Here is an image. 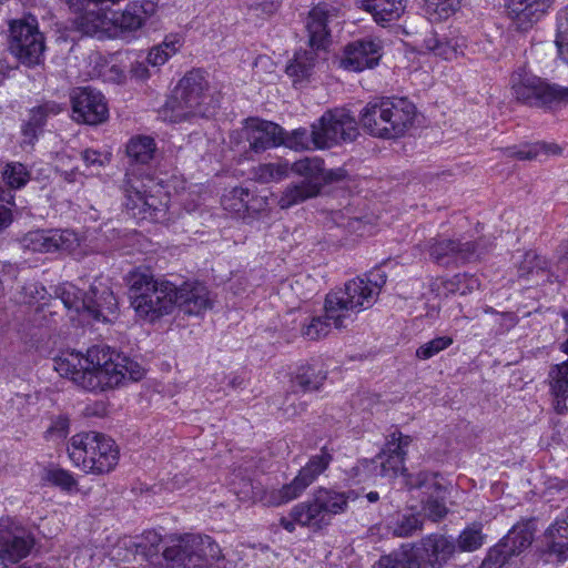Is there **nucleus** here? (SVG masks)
Here are the masks:
<instances>
[{
  "label": "nucleus",
  "instance_id": "obj_1",
  "mask_svg": "<svg viewBox=\"0 0 568 568\" xmlns=\"http://www.w3.org/2000/svg\"><path fill=\"white\" fill-rule=\"evenodd\" d=\"M53 367L60 376L89 392H103L144 376V368L138 362L104 345L90 347L85 355L63 353L54 358Z\"/></svg>",
  "mask_w": 568,
  "mask_h": 568
},
{
  "label": "nucleus",
  "instance_id": "obj_2",
  "mask_svg": "<svg viewBox=\"0 0 568 568\" xmlns=\"http://www.w3.org/2000/svg\"><path fill=\"white\" fill-rule=\"evenodd\" d=\"M71 10L80 13L79 28L87 34L106 32L121 39L138 37L146 21L155 13V4L149 0L129 2L122 11L104 8L120 0H64Z\"/></svg>",
  "mask_w": 568,
  "mask_h": 568
},
{
  "label": "nucleus",
  "instance_id": "obj_3",
  "mask_svg": "<svg viewBox=\"0 0 568 568\" xmlns=\"http://www.w3.org/2000/svg\"><path fill=\"white\" fill-rule=\"evenodd\" d=\"M357 497L355 490L318 486L307 500L293 506L288 517H282L280 524L288 532H293L296 525L321 530L331 525L334 516L346 513L348 503Z\"/></svg>",
  "mask_w": 568,
  "mask_h": 568
},
{
  "label": "nucleus",
  "instance_id": "obj_4",
  "mask_svg": "<svg viewBox=\"0 0 568 568\" xmlns=\"http://www.w3.org/2000/svg\"><path fill=\"white\" fill-rule=\"evenodd\" d=\"M212 103L205 73L194 69L179 81L159 114L163 121L179 123L194 116H209Z\"/></svg>",
  "mask_w": 568,
  "mask_h": 568
},
{
  "label": "nucleus",
  "instance_id": "obj_5",
  "mask_svg": "<svg viewBox=\"0 0 568 568\" xmlns=\"http://www.w3.org/2000/svg\"><path fill=\"white\" fill-rule=\"evenodd\" d=\"M387 275L381 268L371 271L366 278L357 277L348 281L343 290L327 294V316L343 326L351 312L369 308L376 301Z\"/></svg>",
  "mask_w": 568,
  "mask_h": 568
},
{
  "label": "nucleus",
  "instance_id": "obj_6",
  "mask_svg": "<svg viewBox=\"0 0 568 568\" xmlns=\"http://www.w3.org/2000/svg\"><path fill=\"white\" fill-rule=\"evenodd\" d=\"M129 296L138 316L154 322L173 311L176 303L174 284L155 280L146 272L135 271L129 276Z\"/></svg>",
  "mask_w": 568,
  "mask_h": 568
},
{
  "label": "nucleus",
  "instance_id": "obj_7",
  "mask_svg": "<svg viewBox=\"0 0 568 568\" xmlns=\"http://www.w3.org/2000/svg\"><path fill=\"white\" fill-rule=\"evenodd\" d=\"M162 556L171 567L222 568L224 559L220 546L210 537L194 534H174L164 539Z\"/></svg>",
  "mask_w": 568,
  "mask_h": 568
},
{
  "label": "nucleus",
  "instance_id": "obj_8",
  "mask_svg": "<svg viewBox=\"0 0 568 568\" xmlns=\"http://www.w3.org/2000/svg\"><path fill=\"white\" fill-rule=\"evenodd\" d=\"M68 454L71 462L87 474H108L119 462L115 442L97 432L73 435L68 445Z\"/></svg>",
  "mask_w": 568,
  "mask_h": 568
},
{
  "label": "nucleus",
  "instance_id": "obj_9",
  "mask_svg": "<svg viewBox=\"0 0 568 568\" xmlns=\"http://www.w3.org/2000/svg\"><path fill=\"white\" fill-rule=\"evenodd\" d=\"M123 192L124 206L133 217L159 221L165 216L166 203L160 197L161 186L152 178L128 172Z\"/></svg>",
  "mask_w": 568,
  "mask_h": 568
},
{
  "label": "nucleus",
  "instance_id": "obj_10",
  "mask_svg": "<svg viewBox=\"0 0 568 568\" xmlns=\"http://www.w3.org/2000/svg\"><path fill=\"white\" fill-rule=\"evenodd\" d=\"M510 89L516 101L528 106L552 108L568 101V88L550 84L526 67L511 73Z\"/></svg>",
  "mask_w": 568,
  "mask_h": 568
},
{
  "label": "nucleus",
  "instance_id": "obj_11",
  "mask_svg": "<svg viewBox=\"0 0 568 568\" xmlns=\"http://www.w3.org/2000/svg\"><path fill=\"white\" fill-rule=\"evenodd\" d=\"M412 444V437L394 430L386 437L382 452L373 459H363L354 468L356 475L365 473V477H395L400 473L407 478V469L404 467L407 448Z\"/></svg>",
  "mask_w": 568,
  "mask_h": 568
},
{
  "label": "nucleus",
  "instance_id": "obj_12",
  "mask_svg": "<svg viewBox=\"0 0 568 568\" xmlns=\"http://www.w3.org/2000/svg\"><path fill=\"white\" fill-rule=\"evenodd\" d=\"M8 49L21 64L28 68L43 62L45 41L34 17L28 16L11 21Z\"/></svg>",
  "mask_w": 568,
  "mask_h": 568
},
{
  "label": "nucleus",
  "instance_id": "obj_13",
  "mask_svg": "<svg viewBox=\"0 0 568 568\" xmlns=\"http://www.w3.org/2000/svg\"><path fill=\"white\" fill-rule=\"evenodd\" d=\"M332 459L331 453L326 447H323L320 454L308 459L292 481L283 485L281 488L266 491L263 497L264 504L267 506H281L297 499L328 468Z\"/></svg>",
  "mask_w": 568,
  "mask_h": 568
},
{
  "label": "nucleus",
  "instance_id": "obj_14",
  "mask_svg": "<svg viewBox=\"0 0 568 568\" xmlns=\"http://www.w3.org/2000/svg\"><path fill=\"white\" fill-rule=\"evenodd\" d=\"M315 125L323 150L342 142H352L358 135L357 122L345 109L326 111L315 121Z\"/></svg>",
  "mask_w": 568,
  "mask_h": 568
},
{
  "label": "nucleus",
  "instance_id": "obj_15",
  "mask_svg": "<svg viewBox=\"0 0 568 568\" xmlns=\"http://www.w3.org/2000/svg\"><path fill=\"white\" fill-rule=\"evenodd\" d=\"M413 568H442L454 555V539L440 534H430L409 545Z\"/></svg>",
  "mask_w": 568,
  "mask_h": 568
},
{
  "label": "nucleus",
  "instance_id": "obj_16",
  "mask_svg": "<svg viewBox=\"0 0 568 568\" xmlns=\"http://www.w3.org/2000/svg\"><path fill=\"white\" fill-rule=\"evenodd\" d=\"M405 485L408 489H419L424 497L422 498L423 510L433 521H438L447 515L445 505L446 489L437 480V475L422 471L416 475H407Z\"/></svg>",
  "mask_w": 568,
  "mask_h": 568
},
{
  "label": "nucleus",
  "instance_id": "obj_17",
  "mask_svg": "<svg viewBox=\"0 0 568 568\" xmlns=\"http://www.w3.org/2000/svg\"><path fill=\"white\" fill-rule=\"evenodd\" d=\"M430 258L439 265H458L480 257L479 243L432 237L423 244Z\"/></svg>",
  "mask_w": 568,
  "mask_h": 568
},
{
  "label": "nucleus",
  "instance_id": "obj_18",
  "mask_svg": "<svg viewBox=\"0 0 568 568\" xmlns=\"http://www.w3.org/2000/svg\"><path fill=\"white\" fill-rule=\"evenodd\" d=\"M382 55L383 43L379 39H359L345 47L338 65L349 72H362L376 67Z\"/></svg>",
  "mask_w": 568,
  "mask_h": 568
},
{
  "label": "nucleus",
  "instance_id": "obj_19",
  "mask_svg": "<svg viewBox=\"0 0 568 568\" xmlns=\"http://www.w3.org/2000/svg\"><path fill=\"white\" fill-rule=\"evenodd\" d=\"M73 119L89 125H98L109 118L104 95L92 88H78L71 95Z\"/></svg>",
  "mask_w": 568,
  "mask_h": 568
},
{
  "label": "nucleus",
  "instance_id": "obj_20",
  "mask_svg": "<svg viewBox=\"0 0 568 568\" xmlns=\"http://www.w3.org/2000/svg\"><path fill=\"white\" fill-rule=\"evenodd\" d=\"M34 544L31 534L11 518L0 519V559L14 564L27 557Z\"/></svg>",
  "mask_w": 568,
  "mask_h": 568
},
{
  "label": "nucleus",
  "instance_id": "obj_21",
  "mask_svg": "<svg viewBox=\"0 0 568 568\" xmlns=\"http://www.w3.org/2000/svg\"><path fill=\"white\" fill-rule=\"evenodd\" d=\"M337 17L338 9L327 3H320L308 12L305 29L311 48L321 50L327 47L331 38L329 24Z\"/></svg>",
  "mask_w": 568,
  "mask_h": 568
},
{
  "label": "nucleus",
  "instance_id": "obj_22",
  "mask_svg": "<svg viewBox=\"0 0 568 568\" xmlns=\"http://www.w3.org/2000/svg\"><path fill=\"white\" fill-rule=\"evenodd\" d=\"M554 0H509L507 14L520 32L530 30L551 8Z\"/></svg>",
  "mask_w": 568,
  "mask_h": 568
},
{
  "label": "nucleus",
  "instance_id": "obj_23",
  "mask_svg": "<svg viewBox=\"0 0 568 568\" xmlns=\"http://www.w3.org/2000/svg\"><path fill=\"white\" fill-rule=\"evenodd\" d=\"M77 241L74 233L64 230H37L23 237V246L32 252L50 253L68 251Z\"/></svg>",
  "mask_w": 568,
  "mask_h": 568
},
{
  "label": "nucleus",
  "instance_id": "obj_24",
  "mask_svg": "<svg viewBox=\"0 0 568 568\" xmlns=\"http://www.w3.org/2000/svg\"><path fill=\"white\" fill-rule=\"evenodd\" d=\"M388 139L403 136L413 125L416 106L407 98H385Z\"/></svg>",
  "mask_w": 568,
  "mask_h": 568
},
{
  "label": "nucleus",
  "instance_id": "obj_25",
  "mask_svg": "<svg viewBox=\"0 0 568 568\" xmlns=\"http://www.w3.org/2000/svg\"><path fill=\"white\" fill-rule=\"evenodd\" d=\"M250 149L255 153L281 145L284 129L278 124L261 119H250L245 126Z\"/></svg>",
  "mask_w": 568,
  "mask_h": 568
},
{
  "label": "nucleus",
  "instance_id": "obj_26",
  "mask_svg": "<svg viewBox=\"0 0 568 568\" xmlns=\"http://www.w3.org/2000/svg\"><path fill=\"white\" fill-rule=\"evenodd\" d=\"M176 295L175 306L187 315H200L212 306L210 293L201 283H184L181 287L174 285Z\"/></svg>",
  "mask_w": 568,
  "mask_h": 568
},
{
  "label": "nucleus",
  "instance_id": "obj_27",
  "mask_svg": "<svg viewBox=\"0 0 568 568\" xmlns=\"http://www.w3.org/2000/svg\"><path fill=\"white\" fill-rule=\"evenodd\" d=\"M542 555L547 561L568 560V509L547 529Z\"/></svg>",
  "mask_w": 568,
  "mask_h": 568
},
{
  "label": "nucleus",
  "instance_id": "obj_28",
  "mask_svg": "<svg viewBox=\"0 0 568 568\" xmlns=\"http://www.w3.org/2000/svg\"><path fill=\"white\" fill-rule=\"evenodd\" d=\"M118 301L113 292L105 285H92L87 292L85 312L95 321L110 322L116 314Z\"/></svg>",
  "mask_w": 568,
  "mask_h": 568
},
{
  "label": "nucleus",
  "instance_id": "obj_29",
  "mask_svg": "<svg viewBox=\"0 0 568 568\" xmlns=\"http://www.w3.org/2000/svg\"><path fill=\"white\" fill-rule=\"evenodd\" d=\"M63 110L62 105L55 101H43L30 110L29 120L22 128L24 142L32 144L38 134L42 131L48 119L58 115Z\"/></svg>",
  "mask_w": 568,
  "mask_h": 568
},
{
  "label": "nucleus",
  "instance_id": "obj_30",
  "mask_svg": "<svg viewBox=\"0 0 568 568\" xmlns=\"http://www.w3.org/2000/svg\"><path fill=\"white\" fill-rule=\"evenodd\" d=\"M359 122L371 135L388 139L385 98L367 103L361 111Z\"/></svg>",
  "mask_w": 568,
  "mask_h": 568
},
{
  "label": "nucleus",
  "instance_id": "obj_31",
  "mask_svg": "<svg viewBox=\"0 0 568 568\" xmlns=\"http://www.w3.org/2000/svg\"><path fill=\"white\" fill-rule=\"evenodd\" d=\"M407 2L408 0H357L358 8L371 13L378 24L398 20L405 12Z\"/></svg>",
  "mask_w": 568,
  "mask_h": 568
},
{
  "label": "nucleus",
  "instance_id": "obj_32",
  "mask_svg": "<svg viewBox=\"0 0 568 568\" xmlns=\"http://www.w3.org/2000/svg\"><path fill=\"white\" fill-rule=\"evenodd\" d=\"M290 171L303 178L301 182L312 185L320 191L328 181L329 176L325 172L324 161L318 156H306L290 164Z\"/></svg>",
  "mask_w": 568,
  "mask_h": 568
},
{
  "label": "nucleus",
  "instance_id": "obj_33",
  "mask_svg": "<svg viewBox=\"0 0 568 568\" xmlns=\"http://www.w3.org/2000/svg\"><path fill=\"white\" fill-rule=\"evenodd\" d=\"M424 48L445 60H453L464 54L466 40L459 36L440 37L437 33H429L424 39Z\"/></svg>",
  "mask_w": 568,
  "mask_h": 568
},
{
  "label": "nucleus",
  "instance_id": "obj_34",
  "mask_svg": "<svg viewBox=\"0 0 568 568\" xmlns=\"http://www.w3.org/2000/svg\"><path fill=\"white\" fill-rule=\"evenodd\" d=\"M549 379L554 409L557 414L564 415L568 412V361L552 366Z\"/></svg>",
  "mask_w": 568,
  "mask_h": 568
},
{
  "label": "nucleus",
  "instance_id": "obj_35",
  "mask_svg": "<svg viewBox=\"0 0 568 568\" xmlns=\"http://www.w3.org/2000/svg\"><path fill=\"white\" fill-rule=\"evenodd\" d=\"M327 372L320 365L305 364L297 367L292 376V387L306 393L318 390L326 381Z\"/></svg>",
  "mask_w": 568,
  "mask_h": 568
},
{
  "label": "nucleus",
  "instance_id": "obj_36",
  "mask_svg": "<svg viewBox=\"0 0 568 568\" xmlns=\"http://www.w3.org/2000/svg\"><path fill=\"white\" fill-rule=\"evenodd\" d=\"M320 140V133L316 130L315 122L311 125V130L306 128H297L291 132L283 133L281 145L294 151L323 150Z\"/></svg>",
  "mask_w": 568,
  "mask_h": 568
},
{
  "label": "nucleus",
  "instance_id": "obj_37",
  "mask_svg": "<svg viewBox=\"0 0 568 568\" xmlns=\"http://www.w3.org/2000/svg\"><path fill=\"white\" fill-rule=\"evenodd\" d=\"M424 516L419 513L402 511L387 524L388 531L399 538H408L423 530Z\"/></svg>",
  "mask_w": 568,
  "mask_h": 568
},
{
  "label": "nucleus",
  "instance_id": "obj_38",
  "mask_svg": "<svg viewBox=\"0 0 568 568\" xmlns=\"http://www.w3.org/2000/svg\"><path fill=\"white\" fill-rule=\"evenodd\" d=\"M561 148L555 143L535 142L514 145L506 149L508 156L518 160H537L541 155H556L561 153Z\"/></svg>",
  "mask_w": 568,
  "mask_h": 568
},
{
  "label": "nucleus",
  "instance_id": "obj_39",
  "mask_svg": "<svg viewBox=\"0 0 568 568\" xmlns=\"http://www.w3.org/2000/svg\"><path fill=\"white\" fill-rule=\"evenodd\" d=\"M317 59V49L311 48L310 50H301L294 54V58L286 67V73L293 78L294 81L307 79L315 67Z\"/></svg>",
  "mask_w": 568,
  "mask_h": 568
},
{
  "label": "nucleus",
  "instance_id": "obj_40",
  "mask_svg": "<svg viewBox=\"0 0 568 568\" xmlns=\"http://www.w3.org/2000/svg\"><path fill=\"white\" fill-rule=\"evenodd\" d=\"M459 7L460 0H419V8L430 22L448 19Z\"/></svg>",
  "mask_w": 568,
  "mask_h": 568
},
{
  "label": "nucleus",
  "instance_id": "obj_41",
  "mask_svg": "<svg viewBox=\"0 0 568 568\" xmlns=\"http://www.w3.org/2000/svg\"><path fill=\"white\" fill-rule=\"evenodd\" d=\"M321 192L315 190L312 185H307L303 182L291 183L283 191L277 204L281 209H290L308 199L316 197Z\"/></svg>",
  "mask_w": 568,
  "mask_h": 568
},
{
  "label": "nucleus",
  "instance_id": "obj_42",
  "mask_svg": "<svg viewBox=\"0 0 568 568\" xmlns=\"http://www.w3.org/2000/svg\"><path fill=\"white\" fill-rule=\"evenodd\" d=\"M532 539L528 525H515L500 541L513 556H518L531 545Z\"/></svg>",
  "mask_w": 568,
  "mask_h": 568
},
{
  "label": "nucleus",
  "instance_id": "obj_43",
  "mask_svg": "<svg viewBox=\"0 0 568 568\" xmlns=\"http://www.w3.org/2000/svg\"><path fill=\"white\" fill-rule=\"evenodd\" d=\"M155 152V142L152 138L138 135L131 138L126 145V153L136 163H149Z\"/></svg>",
  "mask_w": 568,
  "mask_h": 568
},
{
  "label": "nucleus",
  "instance_id": "obj_44",
  "mask_svg": "<svg viewBox=\"0 0 568 568\" xmlns=\"http://www.w3.org/2000/svg\"><path fill=\"white\" fill-rule=\"evenodd\" d=\"M54 293L65 308L77 313L85 311L87 293L82 294L73 284H62L55 288Z\"/></svg>",
  "mask_w": 568,
  "mask_h": 568
},
{
  "label": "nucleus",
  "instance_id": "obj_45",
  "mask_svg": "<svg viewBox=\"0 0 568 568\" xmlns=\"http://www.w3.org/2000/svg\"><path fill=\"white\" fill-rule=\"evenodd\" d=\"M290 163L287 161H277L260 164L254 170V178L261 183L280 182L290 174Z\"/></svg>",
  "mask_w": 568,
  "mask_h": 568
},
{
  "label": "nucleus",
  "instance_id": "obj_46",
  "mask_svg": "<svg viewBox=\"0 0 568 568\" xmlns=\"http://www.w3.org/2000/svg\"><path fill=\"white\" fill-rule=\"evenodd\" d=\"M324 308V316L313 317L311 322L302 328L303 335L311 341H316L322 337H325L329 333L332 325H334V327L336 328L346 326L345 323L343 326L336 325V321L327 316V297L325 298Z\"/></svg>",
  "mask_w": 568,
  "mask_h": 568
},
{
  "label": "nucleus",
  "instance_id": "obj_47",
  "mask_svg": "<svg viewBox=\"0 0 568 568\" xmlns=\"http://www.w3.org/2000/svg\"><path fill=\"white\" fill-rule=\"evenodd\" d=\"M251 191L247 187L236 186L222 196L221 203L224 210L241 213L248 210Z\"/></svg>",
  "mask_w": 568,
  "mask_h": 568
},
{
  "label": "nucleus",
  "instance_id": "obj_48",
  "mask_svg": "<svg viewBox=\"0 0 568 568\" xmlns=\"http://www.w3.org/2000/svg\"><path fill=\"white\" fill-rule=\"evenodd\" d=\"M42 479L64 491H73L77 490L78 487V481L73 475L69 470L60 467L45 468Z\"/></svg>",
  "mask_w": 568,
  "mask_h": 568
},
{
  "label": "nucleus",
  "instance_id": "obj_49",
  "mask_svg": "<svg viewBox=\"0 0 568 568\" xmlns=\"http://www.w3.org/2000/svg\"><path fill=\"white\" fill-rule=\"evenodd\" d=\"M29 179V171L19 162L8 163L2 171V180L10 189L23 187Z\"/></svg>",
  "mask_w": 568,
  "mask_h": 568
},
{
  "label": "nucleus",
  "instance_id": "obj_50",
  "mask_svg": "<svg viewBox=\"0 0 568 568\" xmlns=\"http://www.w3.org/2000/svg\"><path fill=\"white\" fill-rule=\"evenodd\" d=\"M453 342L454 341L450 336L435 337L416 349V357L423 361L429 359L442 351L448 348Z\"/></svg>",
  "mask_w": 568,
  "mask_h": 568
},
{
  "label": "nucleus",
  "instance_id": "obj_51",
  "mask_svg": "<svg viewBox=\"0 0 568 568\" xmlns=\"http://www.w3.org/2000/svg\"><path fill=\"white\" fill-rule=\"evenodd\" d=\"M556 44L562 60L568 62V7L558 13Z\"/></svg>",
  "mask_w": 568,
  "mask_h": 568
},
{
  "label": "nucleus",
  "instance_id": "obj_52",
  "mask_svg": "<svg viewBox=\"0 0 568 568\" xmlns=\"http://www.w3.org/2000/svg\"><path fill=\"white\" fill-rule=\"evenodd\" d=\"M510 557H513L510 551L499 541L490 548L480 568H504Z\"/></svg>",
  "mask_w": 568,
  "mask_h": 568
},
{
  "label": "nucleus",
  "instance_id": "obj_53",
  "mask_svg": "<svg viewBox=\"0 0 568 568\" xmlns=\"http://www.w3.org/2000/svg\"><path fill=\"white\" fill-rule=\"evenodd\" d=\"M545 261H540L539 256L535 253H526L524 261L519 265L518 273L520 277H534L535 275L542 274L545 272Z\"/></svg>",
  "mask_w": 568,
  "mask_h": 568
},
{
  "label": "nucleus",
  "instance_id": "obj_54",
  "mask_svg": "<svg viewBox=\"0 0 568 568\" xmlns=\"http://www.w3.org/2000/svg\"><path fill=\"white\" fill-rule=\"evenodd\" d=\"M484 544V536L479 529H465L458 538V546L463 551H474Z\"/></svg>",
  "mask_w": 568,
  "mask_h": 568
},
{
  "label": "nucleus",
  "instance_id": "obj_55",
  "mask_svg": "<svg viewBox=\"0 0 568 568\" xmlns=\"http://www.w3.org/2000/svg\"><path fill=\"white\" fill-rule=\"evenodd\" d=\"M81 159L87 168H103L110 162L109 154H103L100 151L93 149H85L81 152Z\"/></svg>",
  "mask_w": 568,
  "mask_h": 568
},
{
  "label": "nucleus",
  "instance_id": "obj_56",
  "mask_svg": "<svg viewBox=\"0 0 568 568\" xmlns=\"http://www.w3.org/2000/svg\"><path fill=\"white\" fill-rule=\"evenodd\" d=\"M175 52L176 48H174V45L171 48L170 51L163 50V45H156L152 48L151 51L148 53L145 61L153 67L162 65Z\"/></svg>",
  "mask_w": 568,
  "mask_h": 568
},
{
  "label": "nucleus",
  "instance_id": "obj_57",
  "mask_svg": "<svg viewBox=\"0 0 568 568\" xmlns=\"http://www.w3.org/2000/svg\"><path fill=\"white\" fill-rule=\"evenodd\" d=\"M69 432V419L64 416H59L52 420L50 427L47 429V438H64Z\"/></svg>",
  "mask_w": 568,
  "mask_h": 568
},
{
  "label": "nucleus",
  "instance_id": "obj_58",
  "mask_svg": "<svg viewBox=\"0 0 568 568\" xmlns=\"http://www.w3.org/2000/svg\"><path fill=\"white\" fill-rule=\"evenodd\" d=\"M468 278V274H457L452 280L445 283V287L449 293H458L460 295L466 294V290L464 288V282Z\"/></svg>",
  "mask_w": 568,
  "mask_h": 568
},
{
  "label": "nucleus",
  "instance_id": "obj_59",
  "mask_svg": "<svg viewBox=\"0 0 568 568\" xmlns=\"http://www.w3.org/2000/svg\"><path fill=\"white\" fill-rule=\"evenodd\" d=\"M281 3L282 0H263L254 8V10L261 11L265 16L270 17L278 10Z\"/></svg>",
  "mask_w": 568,
  "mask_h": 568
},
{
  "label": "nucleus",
  "instance_id": "obj_60",
  "mask_svg": "<svg viewBox=\"0 0 568 568\" xmlns=\"http://www.w3.org/2000/svg\"><path fill=\"white\" fill-rule=\"evenodd\" d=\"M131 74L135 79H146L149 77V69L145 61H135L131 64Z\"/></svg>",
  "mask_w": 568,
  "mask_h": 568
},
{
  "label": "nucleus",
  "instance_id": "obj_61",
  "mask_svg": "<svg viewBox=\"0 0 568 568\" xmlns=\"http://www.w3.org/2000/svg\"><path fill=\"white\" fill-rule=\"evenodd\" d=\"M12 222L11 210L0 204V231L8 227Z\"/></svg>",
  "mask_w": 568,
  "mask_h": 568
},
{
  "label": "nucleus",
  "instance_id": "obj_62",
  "mask_svg": "<svg viewBox=\"0 0 568 568\" xmlns=\"http://www.w3.org/2000/svg\"><path fill=\"white\" fill-rule=\"evenodd\" d=\"M478 287H479L478 280L473 275H468V278L466 280V282H464V288L466 290V294L468 292H471L475 288H478Z\"/></svg>",
  "mask_w": 568,
  "mask_h": 568
},
{
  "label": "nucleus",
  "instance_id": "obj_63",
  "mask_svg": "<svg viewBox=\"0 0 568 568\" xmlns=\"http://www.w3.org/2000/svg\"><path fill=\"white\" fill-rule=\"evenodd\" d=\"M78 175H80V172L78 169L62 172V176H63L64 181H67L69 183L75 182L78 180L77 179Z\"/></svg>",
  "mask_w": 568,
  "mask_h": 568
},
{
  "label": "nucleus",
  "instance_id": "obj_64",
  "mask_svg": "<svg viewBox=\"0 0 568 568\" xmlns=\"http://www.w3.org/2000/svg\"><path fill=\"white\" fill-rule=\"evenodd\" d=\"M173 44H174V48H176V50H178L180 47L179 40H172V41L165 40L160 45H163V50L170 51L171 48L173 47Z\"/></svg>",
  "mask_w": 568,
  "mask_h": 568
}]
</instances>
